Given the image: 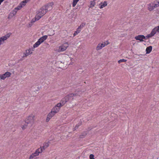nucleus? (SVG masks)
<instances>
[{"mask_svg": "<svg viewBox=\"0 0 159 159\" xmlns=\"http://www.w3.org/2000/svg\"><path fill=\"white\" fill-rule=\"evenodd\" d=\"M34 116L33 115L27 117L24 121V125L21 126V128L23 130L26 129L27 126L31 127L32 126L34 121Z\"/></svg>", "mask_w": 159, "mask_h": 159, "instance_id": "nucleus-1", "label": "nucleus"}, {"mask_svg": "<svg viewBox=\"0 0 159 159\" xmlns=\"http://www.w3.org/2000/svg\"><path fill=\"white\" fill-rule=\"evenodd\" d=\"M11 74L10 72L8 71L6 72L4 74L0 75V78L2 80H4L6 78L10 76Z\"/></svg>", "mask_w": 159, "mask_h": 159, "instance_id": "nucleus-2", "label": "nucleus"}, {"mask_svg": "<svg viewBox=\"0 0 159 159\" xmlns=\"http://www.w3.org/2000/svg\"><path fill=\"white\" fill-rule=\"evenodd\" d=\"M46 8L43 7L40 9L41 11L39 12V13L40 15L42 16L48 11V9Z\"/></svg>", "mask_w": 159, "mask_h": 159, "instance_id": "nucleus-3", "label": "nucleus"}, {"mask_svg": "<svg viewBox=\"0 0 159 159\" xmlns=\"http://www.w3.org/2000/svg\"><path fill=\"white\" fill-rule=\"evenodd\" d=\"M11 34V33H9L5 35V36L0 38V41L2 43V42H3L5 40H6L8 38H9Z\"/></svg>", "mask_w": 159, "mask_h": 159, "instance_id": "nucleus-4", "label": "nucleus"}, {"mask_svg": "<svg viewBox=\"0 0 159 159\" xmlns=\"http://www.w3.org/2000/svg\"><path fill=\"white\" fill-rule=\"evenodd\" d=\"M135 39L137 40H139L140 42L144 41L143 39H145V36L143 35H139L134 37Z\"/></svg>", "mask_w": 159, "mask_h": 159, "instance_id": "nucleus-5", "label": "nucleus"}, {"mask_svg": "<svg viewBox=\"0 0 159 159\" xmlns=\"http://www.w3.org/2000/svg\"><path fill=\"white\" fill-rule=\"evenodd\" d=\"M53 5V3L52 2L48 3L45 5L44 6H43L44 8L47 9L48 11H50L52 9V6Z\"/></svg>", "mask_w": 159, "mask_h": 159, "instance_id": "nucleus-6", "label": "nucleus"}, {"mask_svg": "<svg viewBox=\"0 0 159 159\" xmlns=\"http://www.w3.org/2000/svg\"><path fill=\"white\" fill-rule=\"evenodd\" d=\"M31 51H34L33 48H32V49L30 48L28 50H26L25 53V54L24 53L25 56H24L23 57H27L29 55L31 54L32 53V52H31Z\"/></svg>", "mask_w": 159, "mask_h": 159, "instance_id": "nucleus-7", "label": "nucleus"}, {"mask_svg": "<svg viewBox=\"0 0 159 159\" xmlns=\"http://www.w3.org/2000/svg\"><path fill=\"white\" fill-rule=\"evenodd\" d=\"M42 152V149L41 147L40 148H39L37 149L35 152L32 153V154L35 157L39 155V153H40Z\"/></svg>", "mask_w": 159, "mask_h": 159, "instance_id": "nucleus-8", "label": "nucleus"}, {"mask_svg": "<svg viewBox=\"0 0 159 159\" xmlns=\"http://www.w3.org/2000/svg\"><path fill=\"white\" fill-rule=\"evenodd\" d=\"M65 97L66 98V100H67V101H68L70 99L73 100L74 99L73 93H70Z\"/></svg>", "mask_w": 159, "mask_h": 159, "instance_id": "nucleus-9", "label": "nucleus"}, {"mask_svg": "<svg viewBox=\"0 0 159 159\" xmlns=\"http://www.w3.org/2000/svg\"><path fill=\"white\" fill-rule=\"evenodd\" d=\"M54 115V114H53L51 111L48 114L46 121L47 122H48L50 120L51 118Z\"/></svg>", "mask_w": 159, "mask_h": 159, "instance_id": "nucleus-10", "label": "nucleus"}, {"mask_svg": "<svg viewBox=\"0 0 159 159\" xmlns=\"http://www.w3.org/2000/svg\"><path fill=\"white\" fill-rule=\"evenodd\" d=\"M48 37L47 35H45L43 36L42 37L40 38L38 40L41 43L43 42L45 40H46Z\"/></svg>", "mask_w": 159, "mask_h": 159, "instance_id": "nucleus-11", "label": "nucleus"}, {"mask_svg": "<svg viewBox=\"0 0 159 159\" xmlns=\"http://www.w3.org/2000/svg\"><path fill=\"white\" fill-rule=\"evenodd\" d=\"M107 5V2L106 1H104V2H101L99 4V8L101 9L103 8Z\"/></svg>", "mask_w": 159, "mask_h": 159, "instance_id": "nucleus-12", "label": "nucleus"}, {"mask_svg": "<svg viewBox=\"0 0 159 159\" xmlns=\"http://www.w3.org/2000/svg\"><path fill=\"white\" fill-rule=\"evenodd\" d=\"M60 108L59 107L55 108V107L52 109L51 111L55 115V114L57 113L59 111Z\"/></svg>", "mask_w": 159, "mask_h": 159, "instance_id": "nucleus-13", "label": "nucleus"}, {"mask_svg": "<svg viewBox=\"0 0 159 159\" xmlns=\"http://www.w3.org/2000/svg\"><path fill=\"white\" fill-rule=\"evenodd\" d=\"M152 46H149L147 47L146 50L147 54L149 53L152 51Z\"/></svg>", "mask_w": 159, "mask_h": 159, "instance_id": "nucleus-14", "label": "nucleus"}, {"mask_svg": "<svg viewBox=\"0 0 159 159\" xmlns=\"http://www.w3.org/2000/svg\"><path fill=\"white\" fill-rule=\"evenodd\" d=\"M67 102L65 97L63 98L60 101V102L62 105H64Z\"/></svg>", "mask_w": 159, "mask_h": 159, "instance_id": "nucleus-15", "label": "nucleus"}, {"mask_svg": "<svg viewBox=\"0 0 159 159\" xmlns=\"http://www.w3.org/2000/svg\"><path fill=\"white\" fill-rule=\"evenodd\" d=\"M49 142H48L47 143H45L43 144V145L41 148L43 150H44L46 148H47L49 145Z\"/></svg>", "mask_w": 159, "mask_h": 159, "instance_id": "nucleus-16", "label": "nucleus"}, {"mask_svg": "<svg viewBox=\"0 0 159 159\" xmlns=\"http://www.w3.org/2000/svg\"><path fill=\"white\" fill-rule=\"evenodd\" d=\"M87 131H84L81 134L80 136V138L83 139L85 136L87 134Z\"/></svg>", "mask_w": 159, "mask_h": 159, "instance_id": "nucleus-17", "label": "nucleus"}, {"mask_svg": "<svg viewBox=\"0 0 159 159\" xmlns=\"http://www.w3.org/2000/svg\"><path fill=\"white\" fill-rule=\"evenodd\" d=\"M156 28H154L152 30L151 33L150 34L152 37L153 36L156 34L157 31H156Z\"/></svg>", "mask_w": 159, "mask_h": 159, "instance_id": "nucleus-18", "label": "nucleus"}, {"mask_svg": "<svg viewBox=\"0 0 159 159\" xmlns=\"http://www.w3.org/2000/svg\"><path fill=\"white\" fill-rule=\"evenodd\" d=\"M66 48V47H65L64 46H63V45L61 46H60L59 47V50L61 51H65Z\"/></svg>", "mask_w": 159, "mask_h": 159, "instance_id": "nucleus-19", "label": "nucleus"}, {"mask_svg": "<svg viewBox=\"0 0 159 159\" xmlns=\"http://www.w3.org/2000/svg\"><path fill=\"white\" fill-rule=\"evenodd\" d=\"M41 43L39 41H38L35 43L33 45L34 48H35L38 47Z\"/></svg>", "mask_w": 159, "mask_h": 159, "instance_id": "nucleus-20", "label": "nucleus"}, {"mask_svg": "<svg viewBox=\"0 0 159 159\" xmlns=\"http://www.w3.org/2000/svg\"><path fill=\"white\" fill-rule=\"evenodd\" d=\"M16 14L14 11H12L11 12L9 15V16H8V18H11L12 17L14 16Z\"/></svg>", "mask_w": 159, "mask_h": 159, "instance_id": "nucleus-21", "label": "nucleus"}, {"mask_svg": "<svg viewBox=\"0 0 159 159\" xmlns=\"http://www.w3.org/2000/svg\"><path fill=\"white\" fill-rule=\"evenodd\" d=\"M95 0H93V1H91L90 2V6H89V7L92 8L93 7H94V5H95Z\"/></svg>", "mask_w": 159, "mask_h": 159, "instance_id": "nucleus-22", "label": "nucleus"}, {"mask_svg": "<svg viewBox=\"0 0 159 159\" xmlns=\"http://www.w3.org/2000/svg\"><path fill=\"white\" fill-rule=\"evenodd\" d=\"M158 4L155 3H150V7H152L154 9L155 8L158 7Z\"/></svg>", "mask_w": 159, "mask_h": 159, "instance_id": "nucleus-23", "label": "nucleus"}, {"mask_svg": "<svg viewBox=\"0 0 159 159\" xmlns=\"http://www.w3.org/2000/svg\"><path fill=\"white\" fill-rule=\"evenodd\" d=\"M82 124V122H81H81L80 123H79L78 124H77L76 126H75V128H74V129H73V130L74 131L75 130H76V129H77Z\"/></svg>", "mask_w": 159, "mask_h": 159, "instance_id": "nucleus-24", "label": "nucleus"}, {"mask_svg": "<svg viewBox=\"0 0 159 159\" xmlns=\"http://www.w3.org/2000/svg\"><path fill=\"white\" fill-rule=\"evenodd\" d=\"M86 23H82L81 25L79 26L78 29H80L82 28L83 27H84V26L85 25Z\"/></svg>", "mask_w": 159, "mask_h": 159, "instance_id": "nucleus-25", "label": "nucleus"}, {"mask_svg": "<svg viewBox=\"0 0 159 159\" xmlns=\"http://www.w3.org/2000/svg\"><path fill=\"white\" fill-rule=\"evenodd\" d=\"M42 16H41L40 15H38V14H37L35 18L36 19V20H39L40 18H41L42 17Z\"/></svg>", "mask_w": 159, "mask_h": 159, "instance_id": "nucleus-26", "label": "nucleus"}, {"mask_svg": "<svg viewBox=\"0 0 159 159\" xmlns=\"http://www.w3.org/2000/svg\"><path fill=\"white\" fill-rule=\"evenodd\" d=\"M27 3V2H25V1L24 0L23 1L21 2L20 4L21 5H22L23 7V6H25Z\"/></svg>", "mask_w": 159, "mask_h": 159, "instance_id": "nucleus-27", "label": "nucleus"}, {"mask_svg": "<svg viewBox=\"0 0 159 159\" xmlns=\"http://www.w3.org/2000/svg\"><path fill=\"white\" fill-rule=\"evenodd\" d=\"M63 105H62L60 103H59L57 104V105L55 106V108L59 107V108H60Z\"/></svg>", "mask_w": 159, "mask_h": 159, "instance_id": "nucleus-28", "label": "nucleus"}, {"mask_svg": "<svg viewBox=\"0 0 159 159\" xmlns=\"http://www.w3.org/2000/svg\"><path fill=\"white\" fill-rule=\"evenodd\" d=\"M77 2L76 0H73L72 2V6L73 7H75L76 5Z\"/></svg>", "mask_w": 159, "mask_h": 159, "instance_id": "nucleus-29", "label": "nucleus"}, {"mask_svg": "<svg viewBox=\"0 0 159 159\" xmlns=\"http://www.w3.org/2000/svg\"><path fill=\"white\" fill-rule=\"evenodd\" d=\"M102 49V47L100 45V43H99L96 47V50H99Z\"/></svg>", "mask_w": 159, "mask_h": 159, "instance_id": "nucleus-30", "label": "nucleus"}, {"mask_svg": "<svg viewBox=\"0 0 159 159\" xmlns=\"http://www.w3.org/2000/svg\"><path fill=\"white\" fill-rule=\"evenodd\" d=\"M127 61L126 60H125L124 59H120L118 61V63L120 64L121 62H126Z\"/></svg>", "mask_w": 159, "mask_h": 159, "instance_id": "nucleus-31", "label": "nucleus"}, {"mask_svg": "<svg viewBox=\"0 0 159 159\" xmlns=\"http://www.w3.org/2000/svg\"><path fill=\"white\" fill-rule=\"evenodd\" d=\"M22 7V6L19 4L17 7H16V9L18 10H20Z\"/></svg>", "mask_w": 159, "mask_h": 159, "instance_id": "nucleus-32", "label": "nucleus"}, {"mask_svg": "<svg viewBox=\"0 0 159 159\" xmlns=\"http://www.w3.org/2000/svg\"><path fill=\"white\" fill-rule=\"evenodd\" d=\"M151 37H152V36H151L150 34H148L146 36H145V39H147Z\"/></svg>", "mask_w": 159, "mask_h": 159, "instance_id": "nucleus-33", "label": "nucleus"}, {"mask_svg": "<svg viewBox=\"0 0 159 159\" xmlns=\"http://www.w3.org/2000/svg\"><path fill=\"white\" fill-rule=\"evenodd\" d=\"M63 46H64L67 49V48L68 47V44L67 43H64L63 44Z\"/></svg>", "mask_w": 159, "mask_h": 159, "instance_id": "nucleus-34", "label": "nucleus"}, {"mask_svg": "<svg viewBox=\"0 0 159 159\" xmlns=\"http://www.w3.org/2000/svg\"><path fill=\"white\" fill-rule=\"evenodd\" d=\"M37 20H36V19L35 18H34L32 19L31 22V23H34V22H35Z\"/></svg>", "mask_w": 159, "mask_h": 159, "instance_id": "nucleus-35", "label": "nucleus"}, {"mask_svg": "<svg viewBox=\"0 0 159 159\" xmlns=\"http://www.w3.org/2000/svg\"><path fill=\"white\" fill-rule=\"evenodd\" d=\"M89 159L94 158V155L93 154H90L89 155Z\"/></svg>", "mask_w": 159, "mask_h": 159, "instance_id": "nucleus-36", "label": "nucleus"}, {"mask_svg": "<svg viewBox=\"0 0 159 159\" xmlns=\"http://www.w3.org/2000/svg\"><path fill=\"white\" fill-rule=\"evenodd\" d=\"M153 9H154V8L153 7H150V6L149 7H148V10L150 11H152Z\"/></svg>", "mask_w": 159, "mask_h": 159, "instance_id": "nucleus-37", "label": "nucleus"}, {"mask_svg": "<svg viewBox=\"0 0 159 159\" xmlns=\"http://www.w3.org/2000/svg\"><path fill=\"white\" fill-rule=\"evenodd\" d=\"M34 156L33 155V154H31L30 157L29 159H32L34 158Z\"/></svg>", "mask_w": 159, "mask_h": 159, "instance_id": "nucleus-38", "label": "nucleus"}, {"mask_svg": "<svg viewBox=\"0 0 159 159\" xmlns=\"http://www.w3.org/2000/svg\"><path fill=\"white\" fill-rule=\"evenodd\" d=\"M155 28H156V31H157V32H159V25L157 27H155Z\"/></svg>", "mask_w": 159, "mask_h": 159, "instance_id": "nucleus-39", "label": "nucleus"}, {"mask_svg": "<svg viewBox=\"0 0 159 159\" xmlns=\"http://www.w3.org/2000/svg\"><path fill=\"white\" fill-rule=\"evenodd\" d=\"M100 43V45L102 47V48L104 47L105 46V45L103 44V43Z\"/></svg>", "mask_w": 159, "mask_h": 159, "instance_id": "nucleus-40", "label": "nucleus"}, {"mask_svg": "<svg viewBox=\"0 0 159 159\" xmlns=\"http://www.w3.org/2000/svg\"><path fill=\"white\" fill-rule=\"evenodd\" d=\"M77 31H76L75 32V33H74V34H73V35L74 36L76 35H77L78 33H77Z\"/></svg>", "mask_w": 159, "mask_h": 159, "instance_id": "nucleus-41", "label": "nucleus"}, {"mask_svg": "<svg viewBox=\"0 0 159 159\" xmlns=\"http://www.w3.org/2000/svg\"><path fill=\"white\" fill-rule=\"evenodd\" d=\"M73 94H74V96H76L79 95L77 93H73Z\"/></svg>", "mask_w": 159, "mask_h": 159, "instance_id": "nucleus-42", "label": "nucleus"}, {"mask_svg": "<svg viewBox=\"0 0 159 159\" xmlns=\"http://www.w3.org/2000/svg\"><path fill=\"white\" fill-rule=\"evenodd\" d=\"M17 10H17V9H16V8H14V9L13 11H14L15 13H16Z\"/></svg>", "mask_w": 159, "mask_h": 159, "instance_id": "nucleus-43", "label": "nucleus"}, {"mask_svg": "<svg viewBox=\"0 0 159 159\" xmlns=\"http://www.w3.org/2000/svg\"><path fill=\"white\" fill-rule=\"evenodd\" d=\"M109 43H105V42H104V43H103V44L105 45V46H106V45H107V44H109Z\"/></svg>", "mask_w": 159, "mask_h": 159, "instance_id": "nucleus-44", "label": "nucleus"}, {"mask_svg": "<svg viewBox=\"0 0 159 159\" xmlns=\"http://www.w3.org/2000/svg\"><path fill=\"white\" fill-rule=\"evenodd\" d=\"M4 0H0V5L1 4L2 2Z\"/></svg>", "mask_w": 159, "mask_h": 159, "instance_id": "nucleus-45", "label": "nucleus"}, {"mask_svg": "<svg viewBox=\"0 0 159 159\" xmlns=\"http://www.w3.org/2000/svg\"><path fill=\"white\" fill-rule=\"evenodd\" d=\"M79 29H77V33H79L80 32V30H79Z\"/></svg>", "mask_w": 159, "mask_h": 159, "instance_id": "nucleus-46", "label": "nucleus"}, {"mask_svg": "<svg viewBox=\"0 0 159 159\" xmlns=\"http://www.w3.org/2000/svg\"><path fill=\"white\" fill-rule=\"evenodd\" d=\"M25 1V2H28L29 0H24Z\"/></svg>", "mask_w": 159, "mask_h": 159, "instance_id": "nucleus-47", "label": "nucleus"}, {"mask_svg": "<svg viewBox=\"0 0 159 159\" xmlns=\"http://www.w3.org/2000/svg\"><path fill=\"white\" fill-rule=\"evenodd\" d=\"M67 58H68L69 59H70V60H72V59L70 57H67Z\"/></svg>", "mask_w": 159, "mask_h": 159, "instance_id": "nucleus-48", "label": "nucleus"}, {"mask_svg": "<svg viewBox=\"0 0 159 159\" xmlns=\"http://www.w3.org/2000/svg\"><path fill=\"white\" fill-rule=\"evenodd\" d=\"M158 4H158V5H157L159 7V2H158Z\"/></svg>", "mask_w": 159, "mask_h": 159, "instance_id": "nucleus-49", "label": "nucleus"}, {"mask_svg": "<svg viewBox=\"0 0 159 159\" xmlns=\"http://www.w3.org/2000/svg\"><path fill=\"white\" fill-rule=\"evenodd\" d=\"M77 1V2H78L80 0H76Z\"/></svg>", "mask_w": 159, "mask_h": 159, "instance_id": "nucleus-50", "label": "nucleus"}, {"mask_svg": "<svg viewBox=\"0 0 159 159\" xmlns=\"http://www.w3.org/2000/svg\"><path fill=\"white\" fill-rule=\"evenodd\" d=\"M95 159L94 158H91V159Z\"/></svg>", "mask_w": 159, "mask_h": 159, "instance_id": "nucleus-51", "label": "nucleus"}]
</instances>
